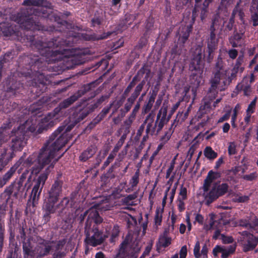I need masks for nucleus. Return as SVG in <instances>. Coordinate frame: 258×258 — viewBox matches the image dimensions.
I'll use <instances>...</instances> for the list:
<instances>
[{
  "mask_svg": "<svg viewBox=\"0 0 258 258\" xmlns=\"http://www.w3.org/2000/svg\"><path fill=\"white\" fill-rule=\"evenodd\" d=\"M104 21V17L102 12L97 11L91 20V27H95L101 25Z\"/></svg>",
  "mask_w": 258,
  "mask_h": 258,
  "instance_id": "473e14b6",
  "label": "nucleus"
},
{
  "mask_svg": "<svg viewBox=\"0 0 258 258\" xmlns=\"http://www.w3.org/2000/svg\"><path fill=\"white\" fill-rule=\"evenodd\" d=\"M200 243L197 240L194 248V254L196 258H208V248L206 243H205L202 246L201 252H200Z\"/></svg>",
  "mask_w": 258,
  "mask_h": 258,
  "instance_id": "bb28decb",
  "label": "nucleus"
},
{
  "mask_svg": "<svg viewBox=\"0 0 258 258\" xmlns=\"http://www.w3.org/2000/svg\"><path fill=\"white\" fill-rule=\"evenodd\" d=\"M64 126H59L49 137V140L40 150L38 154H33L25 160L24 165L31 167V173L38 174L52 160L57 158V152L67 144V140L61 133Z\"/></svg>",
  "mask_w": 258,
  "mask_h": 258,
  "instance_id": "f03ea898",
  "label": "nucleus"
},
{
  "mask_svg": "<svg viewBox=\"0 0 258 258\" xmlns=\"http://www.w3.org/2000/svg\"><path fill=\"white\" fill-rule=\"evenodd\" d=\"M250 21L253 27L258 26V11L250 12Z\"/></svg>",
  "mask_w": 258,
  "mask_h": 258,
  "instance_id": "864d4df0",
  "label": "nucleus"
},
{
  "mask_svg": "<svg viewBox=\"0 0 258 258\" xmlns=\"http://www.w3.org/2000/svg\"><path fill=\"white\" fill-rule=\"evenodd\" d=\"M171 244V239L169 237H162L159 239V242L157 243V250L160 252L161 248H165Z\"/></svg>",
  "mask_w": 258,
  "mask_h": 258,
  "instance_id": "f704fd0d",
  "label": "nucleus"
},
{
  "mask_svg": "<svg viewBox=\"0 0 258 258\" xmlns=\"http://www.w3.org/2000/svg\"><path fill=\"white\" fill-rule=\"evenodd\" d=\"M31 175H30L28 179L25 183L18 180L17 181H14L5 190L4 192L8 196V199L11 197L13 195V197L17 198L19 194H22L25 189L26 190L28 189L31 186Z\"/></svg>",
  "mask_w": 258,
  "mask_h": 258,
  "instance_id": "f8f14e48",
  "label": "nucleus"
},
{
  "mask_svg": "<svg viewBox=\"0 0 258 258\" xmlns=\"http://www.w3.org/2000/svg\"><path fill=\"white\" fill-rule=\"evenodd\" d=\"M220 173L213 171V170L209 171L206 179L204 180L203 188L204 192H208L210 189V187L212 182L220 177Z\"/></svg>",
  "mask_w": 258,
  "mask_h": 258,
  "instance_id": "a878e982",
  "label": "nucleus"
},
{
  "mask_svg": "<svg viewBox=\"0 0 258 258\" xmlns=\"http://www.w3.org/2000/svg\"><path fill=\"white\" fill-rule=\"evenodd\" d=\"M256 99V97H255V98L248 105V107L246 109V112L253 113L254 112Z\"/></svg>",
  "mask_w": 258,
  "mask_h": 258,
  "instance_id": "13d9d810",
  "label": "nucleus"
},
{
  "mask_svg": "<svg viewBox=\"0 0 258 258\" xmlns=\"http://www.w3.org/2000/svg\"><path fill=\"white\" fill-rule=\"evenodd\" d=\"M59 116V114L55 112L54 109L52 112L48 113L44 117L41 118L39 122L37 132L40 134L43 131L47 130L49 128L53 126L58 121L57 119Z\"/></svg>",
  "mask_w": 258,
  "mask_h": 258,
  "instance_id": "2eb2a0df",
  "label": "nucleus"
},
{
  "mask_svg": "<svg viewBox=\"0 0 258 258\" xmlns=\"http://www.w3.org/2000/svg\"><path fill=\"white\" fill-rule=\"evenodd\" d=\"M137 198V194L136 192L133 194L129 195L124 198L123 202L127 205H132L131 202H132L133 200L136 199Z\"/></svg>",
  "mask_w": 258,
  "mask_h": 258,
  "instance_id": "6e6d98bb",
  "label": "nucleus"
},
{
  "mask_svg": "<svg viewBox=\"0 0 258 258\" xmlns=\"http://www.w3.org/2000/svg\"><path fill=\"white\" fill-rule=\"evenodd\" d=\"M229 186L226 183L220 184L214 183L212 188L205 196L206 204L208 206L213 203L219 197L224 196L228 191Z\"/></svg>",
  "mask_w": 258,
  "mask_h": 258,
  "instance_id": "9b49d317",
  "label": "nucleus"
},
{
  "mask_svg": "<svg viewBox=\"0 0 258 258\" xmlns=\"http://www.w3.org/2000/svg\"><path fill=\"white\" fill-rule=\"evenodd\" d=\"M236 77L237 74L235 72L231 71L230 75H228V70L223 72L220 78V84L218 85V92L224 91Z\"/></svg>",
  "mask_w": 258,
  "mask_h": 258,
  "instance_id": "aec40b11",
  "label": "nucleus"
},
{
  "mask_svg": "<svg viewBox=\"0 0 258 258\" xmlns=\"http://www.w3.org/2000/svg\"><path fill=\"white\" fill-rule=\"evenodd\" d=\"M155 223L157 225H160L162 220V212L157 209L155 212Z\"/></svg>",
  "mask_w": 258,
  "mask_h": 258,
  "instance_id": "5fc2aeb1",
  "label": "nucleus"
},
{
  "mask_svg": "<svg viewBox=\"0 0 258 258\" xmlns=\"http://www.w3.org/2000/svg\"><path fill=\"white\" fill-rule=\"evenodd\" d=\"M94 111L92 108L88 105L81 109L77 115L76 123H78L83 120L91 112Z\"/></svg>",
  "mask_w": 258,
  "mask_h": 258,
  "instance_id": "7c9ffc66",
  "label": "nucleus"
},
{
  "mask_svg": "<svg viewBox=\"0 0 258 258\" xmlns=\"http://www.w3.org/2000/svg\"><path fill=\"white\" fill-rule=\"evenodd\" d=\"M21 160L22 159H20L18 162L16 163L10 168V169L3 176V177H0V188L5 185L12 178L18 168L22 163Z\"/></svg>",
  "mask_w": 258,
  "mask_h": 258,
  "instance_id": "4be33fe9",
  "label": "nucleus"
},
{
  "mask_svg": "<svg viewBox=\"0 0 258 258\" xmlns=\"http://www.w3.org/2000/svg\"><path fill=\"white\" fill-rule=\"evenodd\" d=\"M28 125V121H26L25 123L21 125L20 126L24 125V128H23V130L25 131V133H27V135L28 137L29 136V133H33L35 132L36 130V126L35 124H31V125L27 126Z\"/></svg>",
  "mask_w": 258,
  "mask_h": 258,
  "instance_id": "49530a36",
  "label": "nucleus"
},
{
  "mask_svg": "<svg viewBox=\"0 0 258 258\" xmlns=\"http://www.w3.org/2000/svg\"><path fill=\"white\" fill-rule=\"evenodd\" d=\"M43 9L42 7H38L31 14L27 11L19 14L17 20L19 26L11 22H0V35L6 37L13 35L18 36L19 28L24 29L25 30L24 37L30 43L31 48L41 56L32 54L21 56L19 58L18 62L20 66H22L27 70V72L23 73L26 79H31V83L27 81V85L37 88L42 87L40 91L42 92L47 88L46 80L41 73L46 67V62H55L66 58L67 68L72 69L86 61L84 51L74 53L68 48L73 41L72 37L64 39L58 36L45 41L43 32L40 31L42 29V26L39 21L36 20L37 16L41 17L45 14Z\"/></svg>",
  "mask_w": 258,
  "mask_h": 258,
  "instance_id": "f257e3e1",
  "label": "nucleus"
},
{
  "mask_svg": "<svg viewBox=\"0 0 258 258\" xmlns=\"http://www.w3.org/2000/svg\"><path fill=\"white\" fill-rule=\"evenodd\" d=\"M192 30L191 25H185L182 27L181 32L178 38L179 44L183 47L186 41L188 39L190 34Z\"/></svg>",
  "mask_w": 258,
  "mask_h": 258,
  "instance_id": "393cba45",
  "label": "nucleus"
},
{
  "mask_svg": "<svg viewBox=\"0 0 258 258\" xmlns=\"http://www.w3.org/2000/svg\"><path fill=\"white\" fill-rule=\"evenodd\" d=\"M140 94L141 93L134 89L131 96L127 98V102L124 104V108H122L123 109L125 110V112H128L131 110L133 105L138 97L140 96Z\"/></svg>",
  "mask_w": 258,
  "mask_h": 258,
  "instance_id": "c756f323",
  "label": "nucleus"
},
{
  "mask_svg": "<svg viewBox=\"0 0 258 258\" xmlns=\"http://www.w3.org/2000/svg\"><path fill=\"white\" fill-rule=\"evenodd\" d=\"M19 233V236L22 243L24 242H28V241H31L30 238H28L27 239H26V234L25 232V229L23 227L20 229Z\"/></svg>",
  "mask_w": 258,
  "mask_h": 258,
  "instance_id": "052dcab7",
  "label": "nucleus"
},
{
  "mask_svg": "<svg viewBox=\"0 0 258 258\" xmlns=\"http://www.w3.org/2000/svg\"><path fill=\"white\" fill-rule=\"evenodd\" d=\"M120 232L119 227L117 225H114L111 231L110 241L111 242H114L115 239L118 236Z\"/></svg>",
  "mask_w": 258,
  "mask_h": 258,
  "instance_id": "de8ad7c7",
  "label": "nucleus"
},
{
  "mask_svg": "<svg viewBox=\"0 0 258 258\" xmlns=\"http://www.w3.org/2000/svg\"><path fill=\"white\" fill-rule=\"evenodd\" d=\"M250 12H258V0H252Z\"/></svg>",
  "mask_w": 258,
  "mask_h": 258,
  "instance_id": "774afa93",
  "label": "nucleus"
},
{
  "mask_svg": "<svg viewBox=\"0 0 258 258\" xmlns=\"http://www.w3.org/2000/svg\"><path fill=\"white\" fill-rule=\"evenodd\" d=\"M238 225L244 228H249L250 221L249 219H241L237 221Z\"/></svg>",
  "mask_w": 258,
  "mask_h": 258,
  "instance_id": "4d7b16f0",
  "label": "nucleus"
},
{
  "mask_svg": "<svg viewBox=\"0 0 258 258\" xmlns=\"http://www.w3.org/2000/svg\"><path fill=\"white\" fill-rule=\"evenodd\" d=\"M96 207L95 209H90L86 211L83 214H81L80 216L81 222L84 220L85 217L88 216L87 219L86 220L85 225L87 223V222L89 221L90 224L97 223H102L103 219L100 216L97 210H100L101 211H106L110 209V205L108 202L106 200L103 201L101 203H99L95 205Z\"/></svg>",
  "mask_w": 258,
  "mask_h": 258,
  "instance_id": "6e6552de",
  "label": "nucleus"
},
{
  "mask_svg": "<svg viewBox=\"0 0 258 258\" xmlns=\"http://www.w3.org/2000/svg\"><path fill=\"white\" fill-rule=\"evenodd\" d=\"M124 241L122 244L115 258H136L140 251V247L138 242H134L126 249L124 245L126 244Z\"/></svg>",
  "mask_w": 258,
  "mask_h": 258,
  "instance_id": "ddd939ff",
  "label": "nucleus"
},
{
  "mask_svg": "<svg viewBox=\"0 0 258 258\" xmlns=\"http://www.w3.org/2000/svg\"><path fill=\"white\" fill-rule=\"evenodd\" d=\"M214 70V76L211 79V87L208 92V97L211 98V99H214L217 96L218 85L220 84L221 76H222L223 72H226L227 70L224 68V61L220 54L217 57Z\"/></svg>",
  "mask_w": 258,
  "mask_h": 258,
  "instance_id": "0eeeda50",
  "label": "nucleus"
},
{
  "mask_svg": "<svg viewBox=\"0 0 258 258\" xmlns=\"http://www.w3.org/2000/svg\"><path fill=\"white\" fill-rule=\"evenodd\" d=\"M154 102V100H153L150 98H148V99L145 101L142 107V113L143 114H145L149 112L153 107Z\"/></svg>",
  "mask_w": 258,
  "mask_h": 258,
  "instance_id": "ea45409f",
  "label": "nucleus"
},
{
  "mask_svg": "<svg viewBox=\"0 0 258 258\" xmlns=\"http://www.w3.org/2000/svg\"><path fill=\"white\" fill-rule=\"evenodd\" d=\"M44 0H25L23 4L25 6L40 7L42 6Z\"/></svg>",
  "mask_w": 258,
  "mask_h": 258,
  "instance_id": "79ce46f5",
  "label": "nucleus"
},
{
  "mask_svg": "<svg viewBox=\"0 0 258 258\" xmlns=\"http://www.w3.org/2000/svg\"><path fill=\"white\" fill-rule=\"evenodd\" d=\"M246 78H244L242 82L240 84H238L236 87V89L239 91H243V94L245 96H248L250 95L251 92V85L246 83V84H244V82H246Z\"/></svg>",
  "mask_w": 258,
  "mask_h": 258,
  "instance_id": "2f4dec72",
  "label": "nucleus"
},
{
  "mask_svg": "<svg viewBox=\"0 0 258 258\" xmlns=\"http://www.w3.org/2000/svg\"><path fill=\"white\" fill-rule=\"evenodd\" d=\"M204 156L209 160H214L218 156L217 153L215 152L210 146L205 148L204 150Z\"/></svg>",
  "mask_w": 258,
  "mask_h": 258,
  "instance_id": "e433bc0d",
  "label": "nucleus"
},
{
  "mask_svg": "<svg viewBox=\"0 0 258 258\" xmlns=\"http://www.w3.org/2000/svg\"><path fill=\"white\" fill-rule=\"evenodd\" d=\"M89 222V221H88L85 226L84 243L87 245L96 247L102 244L107 235L99 229L98 224L101 223L94 222L90 224Z\"/></svg>",
  "mask_w": 258,
  "mask_h": 258,
  "instance_id": "423d86ee",
  "label": "nucleus"
},
{
  "mask_svg": "<svg viewBox=\"0 0 258 258\" xmlns=\"http://www.w3.org/2000/svg\"><path fill=\"white\" fill-rule=\"evenodd\" d=\"M22 250L23 258H38L31 241L23 242Z\"/></svg>",
  "mask_w": 258,
  "mask_h": 258,
  "instance_id": "5701e85b",
  "label": "nucleus"
},
{
  "mask_svg": "<svg viewBox=\"0 0 258 258\" xmlns=\"http://www.w3.org/2000/svg\"><path fill=\"white\" fill-rule=\"evenodd\" d=\"M95 85L96 83L95 82L84 85L83 87H82L73 95L61 102L59 104L58 106L54 109L55 110V112H57L58 114H59L60 110L62 109H65L69 107L85 93L93 90L95 87Z\"/></svg>",
  "mask_w": 258,
  "mask_h": 258,
  "instance_id": "1a4fd4ad",
  "label": "nucleus"
},
{
  "mask_svg": "<svg viewBox=\"0 0 258 258\" xmlns=\"http://www.w3.org/2000/svg\"><path fill=\"white\" fill-rule=\"evenodd\" d=\"M219 39L216 38V35H209L207 39V50L206 51V61L211 63L214 57L215 52L218 49Z\"/></svg>",
  "mask_w": 258,
  "mask_h": 258,
  "instance_id": "f3484780",
  "label": "nucleus"
},
{
  "mask_svg": "<svg viewBox=\"0 0 258 258\" xmlns=\"http://www.w3.org/2000/svg\"><path fill=\"white\" fill-rule=\"evenodd\" d=\"M141 105L139 103H136L135 106L134 107L131 113L130 114V116L135 118L136 119L137 113H138L140 109Z\"/></svg>",
  "mask_w": 258,
  "mask_h": 258,
  "instance_id": "680f3d73",
  "label": "nucleus"
},
{
  "mask_svg": "<svg viewBox=\"0 0 258 258\" xmlns=\"http://www.w3.org/2000/svg\"><path fill=\"white\" fill-rule=\"evenodd\" d=\"M115 168L114 165H112L109 168L107 172L106 173L105 176L107 178L112 179L115 177V175L113 174L114 169Z\"/></svg>",
  "mask_w": 258,
  "mask_h": 258,
  "instance_id": "0e129e2a",
  "label": "nucleus"
},
{
  "mask_svg": "<svg viewBox=\"0 0 258 258\" xmlns=\"http://www.w3.org/2000/svg\"><path fill=\"white\" fill-rule=\"evenodd\" d=\"M63 154L58 156L57 158L52 160L48 165L49 166L46 168L44 172L41 173L35 181V184L33 188L42 190L51 170L54 168L55 164L62 156Z\"/></svg>",
  "mask_w": 258,
  "mask_h": 258,
  "instance_id": "4468645a",
  "label": "nucleus"
},
{
  "mask_svg": "<svg viewBox=\"0 0 258 258\" xmlns=\"http://www.w3.org/2000/svg\"><path fill=\"white\" fill-rule=\"evenodd\" d=\"M115 156L116 155H114L112 153H110V154L107 158L106 161L104 162L102 167V169H104L107 166H108L109 164L113 161Z\"/></svg>",
  "mask_w": 258,
  "mask_h": 258,
  "instance_id": "bf43d9fd",
  "label": "nucleus"
},
{
  "mask_svg": "<svg viewBox=\"0 0 258 258\" xmlns=\"http://www.w3.org/2000/svg\"><path fill=\"white\" fill-rule=\"evenodd\" d=\"M42 190L32 188L30 200L32 201L33 207H35L38 204V202L40 199V196Z\"/></svg>",
  "mask_w": 258,
  "mask_h": 258,
  "instance_id": "c9c22d12",
  "label": "nucleus"
},
{
  "mask_svg": "<svg viewBox=\"0 0 258 258\" xmlns=\"http://www.w3.org/2000/svg\"><path fill=\"white\" fill-rule=\"evenodd\" d=\"M130 217L127 219L126 221V226L128 229H131L134 226L137 225V222L136 219L131 215H128Z\"/></svg>",
  "mask_w": 258,
  "mask_h": 258,
  "instance_id": "3c124183",
  "label": "nucleus"
},
{
  "mask_svg": "<svg viewBox=\"0 0 258 258\" xmlns=\"http://www.w3.org/2000/svg\"><path fill=\"white\" fill-rule=\"evenodd\" d=\"M180 105V102L178 101L176 102L175 104H174L171 108V109L170 111V112L169 113V114L167 115V112L166 113V115L165 117V122L164 124H166L169 120L170 119L172 115L174 113L175 110L178 108L179 106Z\"/></svg>",
  "mask_w": 258,
  "mask_h": 258,
  "instance_id": "a18cd8bd",
  "label": "nucleus"
},
{
  "mask_svg": "<svg viewBox=\"0 0 258 258\" xmlns=\"http://www.w3.org/2000/svg\"><path fill=\"white\" fill-rule=\"evenodd\" d=\"M179 196H181V199L186 200L187 199V189L181 184L180 188Z\"/></svg>",
  "mask_w": 258,
  "mask_h": 258,
  "instance_id": "69168bd1",
  "label": "nucleus"
},
{
  "mask_svg": "<svg viewBox=\"0 0 258 258\" xmlns=\"http://www.w3.org/2000/svg\"><path fill=\"white\" fill-rule=\"evenodd\" d=\"M61 176V173L57 174L56 179L48 191L47 196L43 206L44 211L43 220L44 223L46 224L50 221L51 214H54V205L57 203L59 197L62 194L63 182L60 179Z\"/></svg>",
  "mask_w": 258,
  "mask_h": 258,
  "instance_id": "7ed1b4c3",
  "label": "nucleus"
},
{
  "mask_svg": "<svg viewBox=\"0 0 258 258\" xmlns=\"http://www.w3.org/2000/svg\"><path fill=\"white\" fill-rule=\"evenodd\" d=\"M154 21L153 18L148 19L146 20L145 23V32L144 34V36H147L150 35L152 29L154 27Z\"/></svg>",
  "mask_w": 258,
  "mask_h": 258,
  "instance_id": "a19ab883",
  "label": "nucleus"
},
{
  "mask_svg": "<svg viewBox=\"0 0 258 258\" xmlns=\"http://www.w3.org/2000/svg\"><path fill=\"white\" fill-rule=\"evenodd\" d=\"M75 201L73 198V194L71 195L70 199L68 197H64L61 201L57 205H54V213H55L57 210H59V212H62V211L66 208H72L74 205Z\"/></svg>",
  "mask_w": 258,
  "mask_h": 258,
  "instance_id": "b1692460",
  "label": "nucleus"
},
{
  "mask_svg": "<svg viewBox=\"0 0 258 258\" xmlns=\"http://www.w3.org/2000/svg\"><path fill=\"white\" fill-rule=\"evenodd\" d=\"M223 26L224 28V31L227 32L231 31L233 29L234 30V27H237L235 24V21L229 19L224 21Z\"/></svg>",
  "mask_w": 258,
  "mask_h": 258,
  "instance_id": "58836bf2",
  "label": "nucleus"
},
{
  "mask_svg": "<svg viewBox=\"0 0 258 258\" xmlns=\"http://www.w3.org/2000/svg\"><path fill=\"white\" fill-rule=\"evenodd\" d=\"M24 126H19L17 129H13L11 132V148L13 151H21L27 143L28 135L23 130Z\"/></svg>",
  "mask_w": 258,
  "mask_h": 258,
  "instance_id": "9d476101",
  "label": "nucleus"
},
{
  "mask_svg": "<svg viewBox=\"0 0 258 258\" xmlns=\"http://www.w3.org/2000/svg\"><path fill=\"white\" fill-rule=\"evenodd\" d=\"M258 244V237L253 234H247L246 239L242 243V250L244 252L253 250Z\"/></svg>",
  "mask_w": 258,
  "mask_h": 258,
  "instance_id": "412c9836",
  "label": "nucleus"
},
{
  "mask_svg": "<svg viewBox=\"0 0 258 258\" xmlns=\"http://www.w3.org/2000/svg\"><path fill=\"white\" fill-rule=\"evenodd\" d=\"M135 120V118L129 115L127 118L124 121L123 124L125 126V132H127V133L130 132V128L131 126V125Z\"/></svg>",
  "mask_w": 258,
  "mask_h": 258,
  "instance_id": "603ef678",
  "label": "nucleus"
},
{
  "mask_svg": "<svg viewBox=\"0 0 258 258\" xmlns=\"http://www.w3.org/2000/svg\"><path fill=\"white\" fill-rule=\"evenodd\" d=\"M139 176H140V170L137 169L134 175L132 176V178L130 180V184L131 185L132 187L136 186L139 182Z\"/></svg>",
  "mask_w": 258,
  "mask_h": 258,
  "instance_id": "37998d69",
  "label": "nucleus"
},
{
  "mask_svg": "<svg viewBox=\"0 0 258 258\" xmlns=\"http://www.w3.org/2000/svg\"><path fill=\"white\" fill-rule=\"evenodd\" d=\"M167 106H162L158 111L156 119L154 122L155 113L152 111L149 113L143 122L144 125L147 123L146 133L153 135L155 132L159 134L165 125V117L166 115Z\"/></svg>",
  "mask_w": 258,
  "mask_h": 258,
  "instance_id": "39448f33",
  "label": "nucleus"
},
{
  "mask_svg": "<svg viewBox=\"0 0 258 258\" xmlns=\"http://www.w3.org/2000/svg\"><path fill=\"white\" fill-rule=\"evenodd\" d=\"M11 123L10 122H9L6 124H4L2 126L1 129H0V146L7 140L5 136V134L7 133V129L10 128L12 126Z\"/></svg>",
  "mask_w": 258,
  "mask_h": 258,
  "instance_id": "4c0bfd02",
  "label": "nucleus"
},
{
  "mask_svg": "<svg viewBox=\"0 0 258 258\" xmlns=\"http://www.w3.org/2000/svg\"><path fill=\"white\" fill-rule=\"evenodd\" d=\"M53 241L41 239L34 247L38 258H43L48 255L52 249Z\"/></svg>",
  "mask_w": 258,
  "mask_h": 258,
  "instance_id": "a211bd4d",
  "label": "nucleus"
},
{
  "mask_svg": "<svg viewBox=\"0 0 258 258\" xmlns=\"http://www.w3.org/2000/svg\"><path fill=\"white\" fill-rule=\"evenodd\" d=\"M106 99V97L104 96H101L99 98L97 99V100L91 104H88L92 109L94 110L95 109L98 108Z\"/></svg>",
  "mask_w": 258,
  "mask_h": 258,
  "instance_id": "09e8293b",
  "label": "nucleus"
},
{
  "mask_svg": "<svg viewBox=\"0 0 258 258\" xmlns=\"http://www.w3.org/2000/svg\"><path fill=\"white\" fill-rule=\"evenodd\" d=\"M6 98L16 97L18 94L22 93L24 90L23 84L19 81H12L5 89Z\"/></svg>",
  "mask_w": 258,
  "mask_h": 258,
  "instance_id": "6ab92c4d",
  "label": "nucleus"
},
{
  "mask_svg": "<svg viewBox=\"0 0 258 258\" xmlns=\"http://www.w3.org/2000/svg\"><path fill=\"white\" fill-rule=\"evenodd\" d=\"M202 0H195V4L194 8L192 10V14L196 13L197 12L200 11V17L202 20L205 19L208 12V8L210 4H208L206 9L204 7V2L203 4H201Z\"/></svg>",
  "mask_w": 258,
  "mask_h": 258,
  "instance_id": "c85d7f7f",
  "label": "nucleus"
},
{
  "mask_svg": "<svg viewBox=\"0 0 258 258\" xmlns=\"http://www.w3.org/2000/svg\"><path fill=\"white\" fill-rule=\"evenodd\" d=\"M245 28L243 26L234 27L232 34L229 37V42L232 47L242 46L245 39Z\"/></svg>",
  "mask_w": 258,
  "mask_h": 258,
  "instance_id": "dca6fc26",
  "label": "nucleus"
},
{
  "mask_svg": "<svg viewBox=\"0 0 258 258\" xmlns=\"http://www.w3.org/2000/svg\"><path fill=\"white\" fill-rule=\"evenodd\" d=\"M97 150V147L95 145H91L85 150L80 155L79 158L81 162H86L92 158Z\"/></svg>",
  "mask_w": 258,
  "mask_h": 258,
  "instance_id": "cd10ccee",
  "label": "nucleus"
},
{
  "mask_svg": "<svg viewBox=\"0 0 258 258\" xmlns=\"http://www.w3.org/2000/svg\"><path fill=\"white\" fill-rule=\"evenodd\" d=\"M149 65L145 63H144L141 68L137 72L134 77H136L139 81L143 77L144 75L146 73L147 70L149 67Z\"/></svg>",
  "mask_w": 258,
  "mask_h": 258,
  "instance_id": "c03bdc74",
  "label": "nucleus"
},
{
  "mask_svg": "<svg viewBox=\"0 0 258 258\" xmlns=\"http://www.w3.org/2000/svg\"><path fill=\"white\" fill-rule=\"evenodd\" d=\"M256 177V174L255 172L251 173L249 174L244 175L242 178L247 181H252Z\"/></svg>",
  "mask_w": 258,
  "mask_h": 258,
  "instance_id": "338daca9",
  "label": "nucleus"
},
{
  "mask_svg": "<svg viewBox=\"0 0 258 258\" xmlns=\"http://www.w3.org/2000/svg\"><path fill=\"white\" fill-rule=\"evenodd\" d=\"M173 132V130L172 131V128H169L168 131L166 132L165 134L161 137L160 141L163 144H166L170 139Z\"/></svg>",
  "mask_w": 258,
  "mask_h": 258,
  "instance_id": "8fccbe9b",
  "label": "nucleus"
},
{
  "mask_svg": "<svg viewBox=\"0 0 258 258\" xmlns=\"http://www.w3.org/2000/svg\"><path fill=\"white\" fill-rule=\"evenodd\" d=\"M204 64L202 60V50L200 48L195 52L189 65V70L191 72L189 77V83L192 87V91L195 95L196 89L199 87L202 80V74Z\"/></svg>",
  "mask_w": 258,
  "mask_h": 258,
  "instance_id": "20e7f679",
  "label": "nucleus"
},
{
  "mask_svg": "<svg viewBox=\"0 0 258 258\" xmlns=\"http://www.w3.org/2000/svg\"><path fill=\"white\" fill-rule=\"evenodd\" d=\"M228 152L230 155H235L237 153L236 145L234 143L231 142L229 144L228 148Z\"/></svg>",
  "mask_w": 258,
  "mask_h": 258,
  "instance_id": "e2e57ef3",
  "label": "nucleus"
},
{
  "mask_svg": "<svg viewBox=\"0 0 258 258\" xmlns=\"http://www.w3.org/2000/svg\"><path fill=\"white\" fill-rule=\"evenodd\" d=\"M151 74V69L150 66H149L147 70L146 73H145V76L144 78L140 81V82L136 86L135 88V90H137L140 93H141L146 81L148 80L150 77Z\"/></svg>",
  "mask_w": 258,
  "mask_h": 258,
  "instance_id": "72a5a7b5",
  "label": "nucleus"
}]
</instances>
